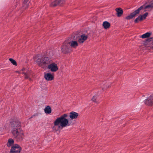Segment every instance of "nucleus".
Segmentation results:
<instances>
[{
	"instance_id": "nucleus-19",
	"label": "nucleus",
	"mask_w": 153,
	"mask_h": 153,
	"mask_svg": "<svg viewBox=\"0 0 153 153\" xmlns=\"http://www.w3.org/2000/svg\"><path fill=\"white\" fill-rule=\"evenodd\" d=\"M59 4V1L58 0H55L53 2L50 4L51 7H55Z\"/></svg>"
},
{
	"instance_id": "nucleus-14",
	"label": "nucleus",
	"mask_w": 153,
	"mask_h": 153,
	"mask_svg": "<svg viewBox=\"0 0 153 153\" xmlns=\"http://www.w3.org/2000/svg\"><path fill=\"white\" fill-rule=\"evenodd\" d=\"M117 12V15L118 17H120L123 14V10L120 8H118L116 9Z\"/></svg>"
},
{
	"instance_id": "nucleus-13",
	"label": "nucleus",
	"mask_w": 153,
	"mask_h": 153,
	"mask_svg": "<svg viewBox=\"0 0 153 153\" xmlns=\"http://www.w3.org/2000/svg\"><path fill=\"white\" fill-rule=\"evenodd\" d=\"M14 141L11 138H10L8 140V142L7 143V145L8 147H11L14 144Z\"/></svg>"
},
{
	"instance_id": "nucleus-20",
	"label": "nucleus",
	"mask_w": 153,
	"mask_h": 153,
	"mask_svg": "<svg viewBox=\"0 0 153 153\" xmlns=\"http://www.w3.org/2000/svg\"><path fill=\"white\" fill-rule=\"evenodd\" d=\"M142 20V17H141L140 15L138 17L136 18L134 20V22L135 23H137L139 21Z\"/></svg>"
},
{
	"instance_id": "nucleus-7",
	"label": "nucleus",
	"mask_w": 153,
	"mask_h": 153,
	"mask_svg": "<svg viewBox=\"0 0 153 153\" xmlns=\"http://www.w3.org/2000/svg\"><path fill=\"white\" fill-rule=\"evenodd\" d=\"M68 43L67 44L65 43L62 47L61 50L62 52L64 53H68L70 50V47L68 45Z\"/></svg>"
},
{
	"instance_id": "nucleus-22",
	"label": "nucleus",
	"mask_w": 153,
	"mask_h": 153,
	"mask_svg": "<svg viewBox=\"0 0 153 153\" xmlns=\"http://www.w3.org/2000/svg\"><path fill=\"white\" fill-rule=\"evenodd\" d=\"M25 68H23L22 70L21 71L20 73H22L23 74H24L25 75H26L25 76V78L26 79H27L28 78V77L27 75V74L25 72Z\"/></svg>"
},
{
	"instance_id": "nucleus-3",
	"label": "nucleus",
	"mask_w": 153,
	"mask_h": 153,
	"mask_svg": "<svg viewBox=\"0 0 153 153\" xmlns=\"http://www.w3.org/2000/svg\"><path fill=\"white\" fill-rule=\"evenodd\" d=\"M143 8L144 9L153 8V0H152L150 2L149 4L146 6L145 5L141 6L137 10L131 13L130 15L126 17L125 19L127 20H130L133 18L136 14H138L141 10Z\"/></svg>"
},
{
	"instance_id": "nucleus-12",
	"label": "nucleus",
	"mask_w": 153,
	"mask_h": 153,
	"mask_svg": "<svg viewBox=\"0 0 153 153\" xmlns=\"http://www.w3.org/2000/svg\"><path fill=\"white\" fill-rule=\"evenodd\" d=\"M87 39V36L85 34L81 35L78 39L79 43H83Z\"/></svg>"
},
{
	"instance_id": "nucleus-2",
	"label": "nucleus",
	"mask_w": 153,
	"mask_h": 153,
	"mask_svg": "<svg viewBox=\"0 0 153 153\" xmlns=\"http://www.w3.org/2000/svg\"><path fill=\"white\" fill-rule=\"evenodd\" d=\"M35 62L39 66L44 67L52 63L51 59L46 56H42L39 54L37 55L35 58Z\"/></svg>"
},
{
	"instance_id": "nucleus-4",
	"label": "nucleus",
	"mask_w": 153,
	"mask_h": 153,
	"mask_svg": "<svg viewBox=\"0 0 153 153\" xmlns=\"http://www.w3.org/2000/svg\"><path fill=\"white\" fill-rule=\"evenodd\" d=\"M60 123V126L62 127L69 126V125H68V120L67 119H62L60 118H57L54 122V125L55 126H58Z\"/></svg>"
},
{
	"instance_id": "nucleus-27",
	"label": "nucleus",
	"mask_w": 153,
	"mask_h": 153,
	"mask_svg": "<svg viewBox=\"0 0 153 153\" xmlns=\"http://www.w3.org/2000/svg\"><path fill=\"white\" fill-rule=\"evenodd\" d=\"M152 38L153 39V38H151V39H152Z\"/></svg>"
},
{
	"instance_id": "nucleus-11",
	"label": "nucleus",
	"mask_w": 153,
	"mask_h": 153,
	"mask_svg": "<svg viewBox=\"0 0 153 153\" xmlns=\"http://www.w3.org/2000/svg\"><path fill=\"white\" fill-rule=\"evenodd\" d=\"M79 115V114L75 112L72 111L70 113L69 117L71 119L77 118Z\"/></svg>"
},
{
	"instance_id": "nucleus-16",
	"label": "nucleus",
	"mask_w": 153,
	"mask_h": 153,
	"mask_svg": "<svg viewBox=\"0 0 153 153\" xmlns=\"http://www.w3.org/2000/svg\"><path fill=\"white\" fill-rule=\"evenodd\" d=\"M51 112V109L49 106L46 107L45 109V112L46 114H49Z\"/></svg>"
},
{
	"instance_id": "nucleus-10",
	"label": "nucleus",
	"mask_w": 153,
	"mask_h": 153,
	"mask_svg": "<svg viewBox=\"0 0 153 153\" xmlns=\"http://www.w3.org/2000/svg\"><path fill=\"white\" fill-rule=\"evenodd\" d=\"M44 77L45 79L48 81H51L53 78V76L50 73H47L45 74Z\"/></svg>"
},
{
	"instance_id": "nucleus-9",
	"label": "nucleus",
	"mask_w": 153,
	"mask_h": 153,
	"mask_svg": "<svg viewBox=\"0 0 153 153\" xmlns=\"http://www.w3.org/2000/svg\"><path fill=\"white\" fill-rule=\"evenodd\" d=\"M28 0H25L22 4V6L21 8L19 9V11L20 12L22 11V10L26 9L28 6Z\"/></svg>"
},
{
	"instance_id": "nucleus-26",
	"label": "nucleus",
	"mask_w": 153,
	"mask_h": 153,
	"mask_svg": "<svg viewBox=\"0 0 153 153\" xmlns=\"http://www.w3.org/2000/svg\"><path fill=\"white\" fill-rule=\"evenodd\" d=\"M18 5V4H16V7H17V5Z\"/></svg>"
},
{
	"instance_id": "nucleus-17",
	"label": "nucleus",
	"mask_w": 153,
	"mask_h": 153,
	"mask_svg": "<svg viewBox=\"0 0 153 153\" xmlns=\"http://www.w3.org/2000/svg\"><path fill=\"white\" fill-rule=\"evenodd\" d=\"M152 33L151 32H147L146 33L142 35L140 37L142 38H148L151 35Z\"/></svg>"
},
{
	"instance_id": "nucleus-8",
	"label": "nucleus",
	"mask_w": 153,
	"mask_h": 153,
	"mask_svg": "<svg viewBox=\"0 0 153 153\" xmlns=\"http://www.w3.org/2000/svg\"><path fill=\"white\" fill-rule=\"evenodd\" d=\"M145 103L149 105H153V94L145 100Z\"/></svg>"
},
{
	"instance_id": "nucleus-18",
	"label": "nucleus",
	"mask_w": 153,
	"mask_h": 153,
	"mask_svg": "<svg viewBox=\"0 0 153 153\" xmlns=\"http://www.w3.org/2000/svg\"><path fill=\"white\" fill-rule=\"evenodd\" d=\"M102 25L105 29H107L110 26V24L107 21L104 22Z\"/></svg>"
},
{
	"instance_id": "nucleus-15",
	"label": "nucleus",
	"mask_w": 153,
	"mask_h": 153,
	"mask_svg": "<svg viewBox=\"0 0 153 153\" xmlns=\"http://www.w3.org/2000/svg\"><path fill=\"white\" fill-rule=\"evenodd\" d=\"M68 43L69 44L71 43V46L74 48L77 46L78 45V43L76 41H72L71 42H69Z\"/></svg>"
},
{
	"instance_id": "nucleus-5",
	"label": "nucleus",
	"mask_w": 153,
	"mask_h": 153,
	"mask_svg": "<svg viewBox=\"0 0 153 153\" xmlns=\"http://www.w3.org/2000/svg\"><path fill=\"white\" fill-rule=\"evenodd\" d=\"M22 148L17 144L13 146L10 150V153H20L22 150Z\"/></svg>"
},
{
	"instance_id": "nucleus-23",
	"label": "nucleus",
	"mask_w": 153,
	"mask_h": 153,
	"mask_svg": "<svg viewBox=\"0 0 153 153\" xmlns=\"http://www.w3.org/2000/svg\"><path fill=\"white\" fill-rule=\"evenodd\" d=\"M148 15V13L147 12L145 13L143 15H140L141 17H142V20L146 18Z\"/></svg>"
},
{
	"instance_id": "nucleus-1",
	"label": "nucleus",
	"mask_w": 153,
	"mask_h": 153,
	"mask_svg": "<svg viewBox=\"0 0 153 153\" xmlns=\"http://www.w3.org/2000/svg\"><path fill=\"white\" fill-rule=\"evenodd\" d=\"M21 122L16 120L13 121L11 124V131L14 138L18 142L22 141L25 137L23 131L21 129Z\"/></svg>"
},
{
	"instance_id": "nucleus-6",
	"label": "nucleus",
	"mask_w": 153,
	"mask_h": 153,
	"mask_svg": "<svg viewBox=\"0 0 153 153\" xmlns=\"http://www.w3.org/2000/svg\"><path fill=\"white\" fill-rule=\"evenodd\" d=\"M50 64V65H48V68L51 72H55L58 70L57 65L55 63H51Z\"/></svg>"
},
{
	"instance_id": "nucleus-25",
	"label": "nucleus",
	"mask_w": 153,
	"mask_h": 153,
	"mask_svg": "<svg viewBox=\"0 0 153 153\" xmlns=\"http://www.w3.org/2000/svg\"><path fill=\"white\" fill-rule=\"evenodd\" d=\"M67 116L68 115L66 114H64L63 115H62L59 118H61L62 119H66L65 118L66 117H67Z\"/></svg>"
},
{
	"instance_id": "nucleus-24",
	"label": "nucleus",
	"mask_w": 153,
	"mask_h": 153,
	"mask_svg": "<svg viewBox=\"0 0 153 153\" xmlns=\"http://www.w3.org/2000/svg\"><path fill=\"white\" fill-rule=\"evenodd\" d=\"M97 98V97L96 96H94L92 98L91 100L93 101L96 103H97V102L96 100V99Z\"/></svg>"
},
{
	"instance_id": "nucleus-21",
	"label": "nucleus",
	"mask_w": 153,
	"mask_h": 153,
	"mask_svg": "<svg viewBox=\"0 0 153 153\" xmlns=\"http://www.w3.org/2000/svg\"><path fill=\"white\" fill-rule=\"evenodd\" d=\"M9 60L13 65L15 66L17 65V63L15 60L12 58H10Z\"/></svg>"
}]
</instances>
